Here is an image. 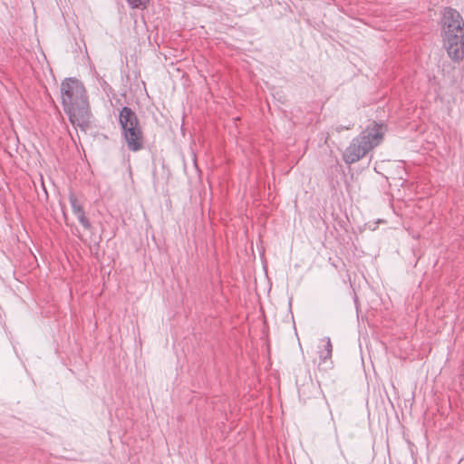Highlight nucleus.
<instances>
[{
	"label": "nucleus",
	"instance_id": "5",
	"mask_svg": "<svg viewBox=\"0 0 464 464\" xmlns=\"http://www.w3.org/2000/svg\"><path fill=\"white\" fill-rule=\"evenodd\" d=\"M69 202L72 210V213L76 216L79 223L85 228L91 229L92 224L89 218L86 217L82 204L79 201L77 197L73 193L69 194Z\"/></svg>",
	"mask_w": 464,
	"mask_h": 464
},
{
	"label": "nucleus",
	"instance_id": "6",
	"mask_svg": "<svg viewBox=\"0 0 464 464\" xmlns=\"http://www.w3.org/2000/svg\"><path fill=\"white\" fill-rule=\"evenodd\" d=\"M324 343L323 347H319L318 354L321 362H324L326 360L332 357L333 345L330 337H324L321 340Z\"/></svg>",
	"mask_w": 464,
	"mask_h": 464
},
{
	"label": "nucleus",
	"instance_id": "8",
	"mask_svg": "<svg viewBox=\"0 0 464 464\" xmlns=\"http://www.w3.org/2000/svg\"><path fill=\"white\" fill-rule=\"evenodd\" d=\"M350 128H351V125H350V124H349V125H347V126H344V125H337V126L335 127V130H336L337 132H341V131H343V130H349Z\"/></svg>",
	"mask_w": 464,
	"mask_h": 464
},
{
	"label": "nucleus",
	"instance_id": "7",
	"mask_svg": "<svg viewBox=\"0 0 464 464\" xmlns=\"http://www.w3.org/2000/svg\"><path fill=\"white\" fill-rule=\"evenodd\" d=\"M131 8H145L149 0H127Z\"/></svg>",
	"mask_w": 464,
	"mask_h": 464
},
{
	"label": "nucleus",
	"instance_id": "1",
	"mask_svg": "<svg viewBox=\"0 0 464 464\" xmlns=\"http://www.w3.org/2000/svg\"><path fill=\"white\" fill-rule=\"evenodd\" d=\"M61 100L71 123L85 131L92 117L89 99L83 83L74 77L61 82Z\"/></svg>",
	"mask_w": 464,
	"mask_h": 464
},
{
	"label": "nucleus",
	"instance_id": "3",
	"mask_svg": "<svg viewBox=\"0 0 464 464\" xmlns=\"http://www.w3.org/2000/svg\"><path fill=\"white\" fill-rule=\"evenodd\" d=\"M386 126L373 121L345 149L343 159L346 164H353L362 159L371 150L380 145L383 140Z\"/></svg>",
	"mask_w": 464,
	"mask_h": 464
},
{
	"label": "nucleus",
	"instance_id": "4",
	"mask_svg": "<svg viewBox=\"0 0 464 464\" xmlns=\"http://www.w3.org/2000/svg\"><path fill=\"white\" fill-rule=\"evenodd\" d=\"M119 122L127 147L131 151H138L143 146V135L136 113L129 107L121 109Z\"/></svg>",
	"mask_w": 464,
	"mask_h": 464
},
{
	"label": "nucleus",
	"instance_id": "2",
	"mask_svg": "<svg viewBox=\"0 0 464 464\" xmlns=\"http://www.w3.org/2000/svg\"><path fill=\"white\" fill-rule=\"evenodd\" d=\"M442 39L450 58H464V20L457 10L450 7L443 12Z\"/></svg>",
	"mask_w": 464,
	"mask_h": 464
}]
</instances>
